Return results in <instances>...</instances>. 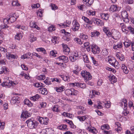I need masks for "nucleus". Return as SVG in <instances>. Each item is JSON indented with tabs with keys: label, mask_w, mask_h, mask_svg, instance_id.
<instances>
[{
	"label": "nucleus",
	"mask_w": 134,
	"mask_h": 134,
	"mask_svg": "<svg viewBox=\"0 0 134 134\" xmlns=\"http://www.w3.org/2000/svg\"><path fill=\"white\" fill-rule=\"evenodd\" d=\"M40 89V91H41V93L42 94L46 95L47 94V92L46 88H41Z\"/></svg>",
	"instance_id": "nucleus-29"
},
{
	"label": "nucleus",
	"mask_w": 134,
	"mask_h": 134,
	"mask_svg": "<svg viewBox=\"0 0 134 134\" xmlns=\"http://www.w3.org/2000/svg\"><path fill=\"white\" fill-rule=\"evenodd\" d=\"M54 130L51 128H46L43 130L41 132V134H53Z\"/></svg>",
	"instance_id": "nucleus-5"
},
{
	"label": "nucleus",
	"mask_w": 134,
	"mask_h": 134,
	"mask_svg": "<svg viewBox=\"0 0 134 134\" xmlns=\"http://www.w3.org/2000/svg\"><path fill=\"white\" fill-rule=\"evenodd\" d=\"M21 67L23 70H28V68L25 65L23 64L21 65Z\"/></svg>",
	"instance_id": "nucleus-60"
},
{
	"label": "nucleus",
	"mask_w": 134,
	"mask_h": 134,
	"mask_svg": "<svg viewBox=\"0 0 134 134\" xmlns=\"http://www.w3.org/2000/svg\"><path fill=\"white\" fill-rule=\"evenodd\" d=\"M64 88V87L63 86H62L59 87V88L56 87V91L58 92H62L63 91V90Z\"/></svg>",
	"instance_id": "nucleus-39"
},
{
	"label": "nucleus",
	"mask_w": 134,
	"mask_h": 134,
	"mask_svg": "<svg viewBox=\"0 0 134 134\" xmlns=\"http://www.w3.org/2000/svg\"><path fill=\"white\" fill-rule=\"evenodd\" d=\"M102 54L103 55L105 56L108 54V52L106 49H104L102 51Z\"/></svg>",
	"instance_id": "nucleus-53"
},
{
	"label": "nucleus",
	"mask_w": 134,
	"mask_h": 134,
	"mask_svg": "<svg viewBox=\"0 0 134 134\" xmlns=\"http://www.w3.org/2000/svg\"><path fill=\"white\" fill-rule=\"evenodd\" d=\"M20 98L18 96L13 97H12L11 102L13 104H17L19 103Z\"/></svg>",
	"instance_id": "nucleus-11"
},
{
	"label": "nucleus",
	"mask_w": 134,
	"mask_h": 134,
	"mask_svg": "<svg viewBox=\"0 0 134 134\" xmlns=\"http://www.w3.org/2000/svg\"><path fill=\"white\" fill-rule=\"evenodd\" d=\"M92 93L93 94L92 97H91V98H93L95 96V95H99V93L98 92L94 90L92 91Z\"/></svg>",
	"instance_id": "nucleus-48"
},
{
	"label": "nucleus",
	"mask_w": 134,
	"mask_h": 134,
	"mask_svg": "<svg viewBox=\"0 0 134 134\" xmlns=\"http://www.w3.org/2000/svg\"><path fill=\"white\" fill-rule=\"evenodd\" d=\"M57 53L56 51H52L50 52L51 55L55 57L56 56V54Z\"/></svg>",
	"instance_id": "nucleus-58"
},
{
	"label": "nucleus",
	"mask_w": 134,
	"mask_h": 134,
	"mask_svg": "<svg viewBox=\"0 0 134 134\" xmlns=\"http://www.w3.org/2000/svg\"><path fill=\"white\" fill-rule=\"evenodd\" d=\"M73 26L72 27V30L74 31H77L79 28L80 25L75 20H74L72 23Z\"/></svg>",
	"instance_id": "nucleus-4"
},
{
	"label": "nucleus",
	"mask_w": 134,
	"mask_h": 134,
	"mask_svg": "<svg viewBox=\"0 0 134 134\" xmlns=\"http://www.w3.org/2000/svg\"><path fill=\"white\" fill-rule=\"evenodd\" d=\"M67 126L66 125L63 124L59 126L58 127V128L60 130L66 131L68 130V129L67 128Z\"/></svg>",
	"instance_id": "nucleus-21"
},
{
	"label": "nucleus",
	"mask_w": 134,
	"mask_h": 134,
	"mask_svg": "<svg viewBox=\"0 0 134 134\" xmlns=\"http://www.w3.org/2000/svg\"><path fill=\"white\" fill-rule=\"evenodd\" d=\"M92 52L94 54L99 53L100 52V48L96 45L93 44L91 46Z\"/></svg>",
	"instance_id": "nucleus-3"
},
{
	"label": "nucleus",
	"mask_w": 134,
	"mask_h": 134,
	"mask_svg": "<svg viewBox=\"0 0 134 134\" xmlns=\"http://www.w3.org/2000/svg\"><path fill=\"white\" fill-rule=\"evenodd\" d=\"M129 113L128 111H126V110H124V111L122 113V114L124 116H126Z\"/></svg>",
	"instance_id": "nucleus-63"
},
{
	"label": "nucleus",
	"mask_w": 134,
	"mask_h": 134,
	"mask_svg": "<svg viewBox=\"0 0 134 134\" xmlns=\"http://www.w3.org/2000/svg\"><path fill=\"white\" fill-rule=\"evenodd\" d=\"M40 5L38 3H37L36 4H34V5H32V8H37L40 7Z\"/></svg>",
	"instance_id": "nucleus-59"
},
{
	"label": "nucleus",
	"mask_w": 134,
	"mask_h": 134,
	"mask_svg": "<svg viewBox=\"0 0 134 134\" xmlns=\"http://www.w3.org/2000/svg\"><path fill=\"white\" fill-rule=\"evenodd\" d=\"M111 79L113 82H115L117 81V79L114 76H112L111 77Z\"/></svg>",
	"instance_id": "nucleus-64"
},
{
	"label": "nucleus",
	"mask_w": 134,
	"mask_h": 134,
	"mask_svg": "<svg viewBox=\"0 0 134 134\" xmlns=\"http://www.w3.org/2000/svg\"><path fill=\"white\" fill-rule=\"evenodd\" d=\"M73 56L75 57V58L79 59V55L77 51L75 52L73 54H72Z\"/></svg>",
	"instance_id": "nucleus-56"
},
{
	"label": "nucleus",
	"mask_w": 134,
	"mask_h": 134,
	"mask_svg": "<svg viewBox=\"0 0 134 134\" xmlns=\"http://www.w3.org/2000/svg\"><path fill=\"white\" fill-rule=\"evenodd\" d=\"M40 97V96L37 94L34 96L31 97L30 99L31 100L35 101L38 100Z\"/></svg>",
	"instance_id": "nucleus-19"
},
{
	"label": "nucleus",
	"mask_w": 134,
	"mask_h": 134,
	"mask_svg": "<svg viewBox=\"0 0 134 134\" xmlns=\"http://www.w3.org/2000/svg\"><path fill=\"white\" fill-rule=\"evenodd\" d=\"M92 37H98L100 35V33L97 31H95L91 33Z\"/></svg>",
	"instance_id": "nucleus-20"
},
{
	"label": "nucleus",
	"mask_w": 134,
	"mask_h": 134,
	"mask_svg": "<svg viewBox=\"0 0 134 134\" xmlns=\"http://www.w3.org/2000/svg\"><path fill=\"white\" fill-rule=\"evenodd\" d=\"M78 86L82 88H84L86 87V85L84 83H78Z\"/></svg>",
	"instance_id": "nucleus-51"
},
{
	"label": "nucleus",
	"mask_w": 134,
	"mask_h": 134,
	"mask_svg": "<svg viewBox=\"0 0 134 134\" xmlns=\"http://www.w3.org/2000/svg\"><path fill=\"white\" fill-rule=\"evenodd\" d=\"M116 60L115 58H110L108 60V62L112 66L114 65L115 62H116Z\"/></svg>",
	"instance_id": "nucleus-30"
},
{
	"label": "nucleus",
	"mask_w": 134,
	"mask_h": 134,
	"mask_svg": "<svg viewBox=\"0 0 134 134\" xmlns=\"http://www.w3.org/2000/svg\"><path fill=\"white\" fill-rule=\"evenodd\" d=\"M58 108V106L57 105H55L53 107L52 109L53 111L56 112L60 111V110Z\"/></svg>",
	"instance_id": "nucleus-37"
},
{
	"label": "nucleus",
	"mask_w": 134,
	"mask_h": 134,
	"mask_svg": "<svg viewBox=\"0 0 134 134\" xmlns=\"http://www.w3.org/2000/svg\"><path fill=\"white\" fill-rule=\"evenodd\" d=\"M37 51L38 52H42L43 53H46V51L45 49L43 48H40L37 49Z\"/></svg>",
	"instance_id": "nucleus-45"
},
{
	"label": "nucleus",
	"mask_w": 134,
	"mask_h": 134,
	"mask_svg": "<svg viewBox=\"0 0 134 134\" xmlns=\"http://www.w3.org/2000/svg\"><path fill=\"white\" fill-rule=\"evenodd\" d=\"M80 38L83 40L87 41L88 39V37L87 35H84L83 34H81L80 36Z\"/></svg>",
	"instance_id": "nucleus-35"
},
{
	"label": "nucleus",
	"mask_w": 134,
	"mask_h": 134,
	"mask_svg": "<svg viewBox=\"0 0 134 134\" xmlns=\"http://www.w3.org/2000/svg\"><path fill=\"white\" fill-rule=\"evenodd\" d=\"M1 70L0 71V74H1L3 73L4 74H6L9 71V70L5 66L2 67L1 68Z\"/></svg>",
	"instance_id": "nucleus-17"
},
{
	"label": "nucleus",
	"mask_w": 134,
	"mask_h": 134,
	"mask_svg": "<svg viewBox=\"0 0 134 134\" xmlns=\"http://www.w3.org/2000/svg\"><path fill=\"white\" fill-rule=\"evenodd\" d=\"M40 103V105L41 108H44L46 105V102H41Z\"/></svg>",
	"instance_id": "nucleus-57"
},
{
	"label": "nucleus",
	"mask_w": 134,
	"mask_h": 134,
	"mask_svg": "<svg viewBox=\"0 0 134 134\" xmlns=\"http://www.w3.org/2000/svg\"><path fill=\"white\" fill-rule=\"evenodd\" d=\"M45 78V76L43 75H41L40 76H37V79L40 80H44Z\"/></svg>",
	"instance_id": "nucleus-38"
},
{
	"label": "nucleus",
	"mask_w": 134,
	"mask_h": 134,
	"mask_svg": "<svg viewBox=\"0 0 134 134\" xmlns=\"http://www.w3.org/2000/svg\"><path fill=\"white\" fill-rule=\"evenodd\" d=\"M132 43L130 42L125 41L124 43V44L125 47L126 48H127L131 45Z\"/></svg>",
	"instance_id": "nucleus-47"
},
{
	"label": "nucleus",
	"mask_w": 134,
	"mask_h": 134,
	"mask_svg": "<svg viewBox=\"0 0 134 134\" xmlns=\"http://www.w3.org/2000/svg\"><path fill=\"white\" fill-rule=\"evenodd\" d=\"M20 75L24 77L25 79H29L30 77L29 75L26 74L24 73L23 72H22L20 74Z\"/></svg>",
	"instance_id": "nucleus-41"
},
{
	"label": "nucleus",
	"mask_w": 134,
	"mask_h": 134,
	"mask_svg": "<svg viewBox=\"0 0 134 134\" xmlns=\"http://www.w3.org/2000/svg\"><path fill=\"white\" fill-rule=\"evenodd\" d=\"M50 6H51L52 9L54 10H55L58 8L56 5L52 3H51Z\"/></svg>",
	"instance_id": "nucleus-44"
},
{
	"label": "nucleus",
	"mask_w": 134,
	"mask_h": 134,
	"mask_svg": "<svg viewBox=\"0 0 134 134\" xmlns=\"http://www.w3.org/2000/svg\"><path fill=\"white\" fill-rule=\"evenodd\" d=\"M78 91L74 88H71L69 90V93L70 95H76L78 93Z\"/></svg>",
	"instance_id": "nucleus-16"
},
{
	"label": "nucleus",
	"mask_w": 134,
	"mask_h": 134,
	"mask_svg": "<svg viewBox=\"0 0 134 134\" xmlns=\"http://www.w3.org/2000/svg\"><path fill=\"white\" fill-rule=\"evenodd\" d=\"M77 118L80 121H83L88 118V116L85 115L82 116H78Z\"/></svg>",
	"instance_id": "nucleus-32"
},
{
	"label": "nucleus",
	"mask_w": 134,
	"mask_h": 134,
	"mask_svg": "<svg viewBox=\"0 0 134 134\" xmlns=\"http://www.w3.org/2000/svg\"><path fill=\"white\" fill-rule=\"evenodd\" d=\"M102 82V79H99L97 82V85L99 86H101Z\"/></svg>",
	"instance_id": "nucleus-62"
},
{
	"label": "nucleus",
	"mask_w": 134,
	"mask_h": 134,
	"mask_svg": "<svg viewBox=\"0 0 134 134\" xmlns=\"http://www.w3.org/2000/svg\"><path fill=\"white\" fill-rule=\"evenodd\" d=\"M28 127L30 129L35 128L37 125V122L35 121H32L31 119H29L26 122Z\"/></svg>",
	"instance_id": "nucleus-1"
},
{
	"label": "nucleus",
	"mask_w": 134,
	"mask_h": 134,
	"mask_svg": "<svg viewBox=\"0 0 134 134\" xmlns=\"http://www.w3.org/2000/svg\"><path fill=\"white\" fill-rule=\"evenodd\" d=\"M87 74L84 78L85 81L90 80L91 79V76L90 75V74L88 72H87Z\"/></svg>",
	"instance_id": "nucleus-26"
},
{
	"label": "nucleus",
	"mask_w": 134,
	"mask_h": 134,
	"mask_svg": "<svg viewBox=\"0 0 134 134\" xmlns=\"http://www.w3.org/2000/svg\"><path fill=\"white\" fill-rule=\"evenodd\" d=\"M120 9V7H118L116 5H111L110 8V11L112 12H116L119 11Z\"/></svg>",
	"instance_id": "nucleus-8"
},
{
	"label": "nucleus",
	"mask_w": 134,
	"mask_h": 134,
	"mask_svg": "<svg viewBox=\"0 0 134 134\" xmlns=\"http://www.w3.org/2000/svg\"><path fill=\"white\" fill-rule=\"evenodd\" d=\"M84 4L88 7L90 6L93 3L94 0H83Z\"/></svg>",
	"instance_id": "nucleus-15"
},
{
	"label": "nucleus",
	"mask_w": 134,
	"mask_h": 134,
	"mask_svg": "<svg viewBox=\"0 0 134 134\" xmlns=\"http://www.w3.org/2000/svg\"><path fill=\"white\" fill-rule=\"evenodd\" d=\"M34 86L36 87H45V86L42 83H40V82H37L36 83H35L34 84Z\"/></svg>",
	"instance_id": "nucleus-28"
},
{
	"label": "nucleus",
	"mask_w": 134,
	"mask_h": 134,
	"mask_svg": "<svg viewBox=\"0 0 134 134\" xmlns=\"http://www.w3.org/2000/svg\"><path fill=\"white\" fill-rule=\"evenodd\" d=\"M62 45L63 48V52L66 54L70 52V49L67 45L64 44H62Z\"/></svg>",
	"instance_id": "nucleus-9"
},
{
	"label": "nucleus",
	"mask_w": 134,
	"mask_h": 134,
	"mask_svg": "<svg viewBox=\"0 0 134 134\" xmlns=\"http://www.w3.org/2000/svg\"><path fill=\"white\" fill-rule=\"evenodd\" d=\"M121 15L123 19H127L128 20V15L127 12L126 11H123L121 13Z\"/></svg>",
	"instance_id": "nucleus-23"
},
{
	"label": "nucleus",
	"mask_w": 134,
	"mask_h": 134,
	"mask_svg": "<svg viewBox=\"0 0 134 134\" xmlns=\"http://www.w3.org/2000/svg\"><path fill=\"white\" fill-rule=\"evenodd\" d=\"M29 39L31 42H33L36 40L37 38L34 37V33H31L30 35Z\"/></svg>",
	"instance_id": "nucleus-25"
},
{
	"label": "nucleus",
	"mask_w": 134,
	"mask_h": 134,
	"mask_svg": "<svg viewBox=\"0 0 134 134\" xmlns=\"http://www.w3.org/2000/svg\"><path fill=\"white\" fill-rule=\"evenodd\" d=\"M63 79L65 81H69L70 77L69 76H64L62 77Z\"/></svg>",
	"instance_id": "nucleus-43"
},
{
	"label": "nucleus",
	"mask_w": 134,
	"mask_h": 134,
	"mask_svg": "<svg viewBox=\"0 0 134 134\" xmlns=\"http://www.w3.org/2000/svg\"><path fill=\"white\" fill-rule=\"evenodd\" d=\"M104 105V104L101 102H100L98 103L97 106V108L98 109H102L103 108V105Z\"/></svg>",
	"instance_id": "nucleus-52"
},
{
	"label": "nucleus",
	"mask_w": 134,
	"mask_h": 134,
	"mask_svg": "<svg viewBox=\"0 0 134 134\" xmlns=\"http://www.w3.org/2000/svg\"><path fill=\"white\" fill-rule=\"evenodd\" d=\"M12 5L14 6L20 5V4L18 3L17 0H14L13 1L12 3Z\"/></svg>",
	"instance_id": "nucleus-46"
},
{
	"label": "nucleus",
	"mask_w": 134,
	"mask_h": 134,
	"mask_svg": "<svg viewBox=\"0 0 134 134\" xmlns=\"http://www.w3.org/2000/svg\"><path fill=\"white\" fill-rule=\"evenodd\" d=\"M9 21V19H4L3 20V22L4 24L6 25H7Z\"/></svg>",
	"instance_id": "nucleus-61"
},
{
	"label": "nucleus",
	"mask_w": 134,
	"mask_h": 134,
	"mask_svg": "<svg viewBox=\"0 0 134 134\" xmlns=\"http://www.w3.org/2000/svg\"><path fill=\"white\" fill-rule=\"evenodd\" d=\"M87 72L86 70L82 71L81 73L82 77L84 78L86 74H87Z\"/></svg>",
	"instance_id": "nucleus-55"
},
{
	"label": "nucleus",
	"mask_w": 134,
	"mask_h": 134,
	"mask_svg": "<svg viewBox=\"0 0 134 134\" xmlns=\"http://www.w3.org/2000/svg\"><path fill=\"white\" fill-rule=\"evenodd\" d=\"M23 37L22 34L21 33L17 34L15 36V38L18 40H19L21 39Z\"/></svg>",
	"instance_id": "nucleus-34"
},
{
	"label": "nucleus",
	"mask_w": 134,
	"mask_h": 134,
	"mask_svg": "<svg viewBox=\"0 0 134 134\" xmlns=\"http://www.w3.org/2000/svg\"><path fill=\"white\" fill-rule=\"evenodd\" d=\"M127 29L128 30L129 32H130V33L132 34H134V28L131 26H129L127 27Z\"/></svg>",
	"instance_id": "nucleus-27"
},
{
	"label": "nucleus",
	"mask_w": 134,
	"mask_h": 134,
	"mask_svg": "<svg viewBox=\"0 0 134 134\" xmlns=\"http://www.w3.org/2000/svg\"><path fill=\"white\" fill-rule=\"evenodd\" d=\"M69 59L70 61L72 62H74L76 61V60L79 59L78 58H75V57L73 56L72 55L69 57Z\"/></svg>",
	"instance_id": "nucleus-40"
},
{
	"label": "nucleus",
	"mask_w": 134,
	"mask_h": 134,
	"mask_svg": "<svg viewBox=\"0 0 134 134\" xmlns=\"http://www.w3.org/2000/svg\"><path fill=\"white\" fill-rule=\"evenodd\" d=\"M74 41L76 42L77 43L79 44H82V42L81 41L80 39L77 37L74 38Z\"/></svg>",
	"instance_id": "nucleus-42"
},
{
	"label": "nucleus",
	"mask_w": 134,
	"mask_h": 134,
	"mask_svg": "<svg viewBox=\"0 0 134 134\" xmlns=\"http://www.w3.org/2000/svg\"><path fill=\"white\" fill-rule=\"evenodd\" d=\"M59 60L62 62H65L67 63L69 61L68 58L64 55L60 56L58 58Z\"/></svg>",
	"instance_id": "nucleus-10"
},
{
	"label": "nucleus",
	"mask_w": 134,
	"mask_h": 134,
	"mask_svg": "<svg viewBox=\"0 0 134 134\" xmlns=\"http://www.w3.org/2000/svg\"><path fill=\"white\" fill-rule=\"evenodd\" d=\"M2 85L3 87L4 86H7L8 87H9L11 86V85L9 83V82H8V81L5 82H3L2 84L1 85Z\"/></svg>",
	"instance_id": "nucleus-31"
},
{
	"label": "nucleus",
	"mask_w": 134,
	"mask_h": 134,
	"mask_svg": "<svg viewBox=\"0 0 134 134\" xmlns=\"http://www.w3.org/2000/svg\"><path fill=\"white\" fill-rule=\"evenodd\" d=\"M30 26L31 27L33 28H36L37 26L35 24V23L31 22L30 23Z\"/></svg>",
	"instance_id": "nucleus-50"
},
{
	"label": "nucleus",
	"mask_w": 134,
	"mask_h": 134,
	"mask_svg": "<svg viewBox=\"0 0 134 134\" xmlns=\"http://www.w3.org/2000/svg\"><path fill=\"white\" fill-rule=\"evenodd\" d=\"M103 30L107 36L108 37H110L111 36V32H110V31L108 29L107 27H104Z\"/></svg>",
	"instance_id": "nucleus-18"
},
{
	"label": "nucleus",
	"mask_w": 134,
	"mask_h": 134,
	"mask_svg": "<svg viewBox=\"0 0 134 134\" xmlns=\"http://www.w3.org/2000/svg\"><path fill=\"white\" fill-rule=\"evenodd\" d=\"M14 15H13L12 16L10 17L9 18V21H10L11 23H13L15 22L16 20V19L18 17V15H17L16 16V17H15L14 16Z\"/></svg>",
	"instance_id": "nucleus-24"
},
{
	"label": "nucleus",
	"mask_w": 134,
	"mask_h": 134,
	"mask_svg": "<svg viewBox=\"0 0 134 134\" xmlns=\"http://www.w3.org/2000/svg\"><path fill=\"white\" fill-rule=\"evenodd\" d=\"M102 18H103V19L105 20H107L108 19L109 17V15L107 13L102 14Z\"/></svg>",
	"instance_id": "nucleus-33"
},
{
	"label": "nucleus",
	"mask_w": 134,
	"mask_h": 134,
	"mask_svg": "<svg viewBox=\"0 0 134 134\" xmlns=\"http://www.w3.org/2000/svg\"><path fill=\"white\" fill-rule=\"evenodd\" d=\"M93 21L94 24H95L100 26H103L104 25L103 21L98 19L93 18Z\"/></svg>",
	"instance_id": "nucleus-7"
},
{
	"label": "nucleus",
	"mask_w": 134,
	"mask_h": 134,
	"mask_svg": "<svg viewBox=\"0 0 134 134\" xmlns=\"http://www.w3.org/2000/svg\"><path fill=\"white\" fill-rule=\"evenodd\" d=\"M122 47V44L121 42H120L116 45L114 44L113 47V48L114 49L117 50L118 49L121 48Z\"/></svg>",
	"instance_id": "nucleus-22"
},
{
	"label": "nucleus",
	"mask_w": 134,
	"mask_h": 134,
	"mask_svg": "<svg viewBox=\"0 0 134 134\" xmlns=\"http://www.w3.org/2000/svg\"><path fill=\"white\" fill-rule=\"evenodd\" d=\"M57 37H52V39H51V41L54 44H55L58 43V41L57 40Z\"/></svg>",
	"instance_id": "nucleus-36"
},
{
	"label": "nucleus",
	"mask_w": 134,
	"mask_h": 134,
	"mask_svg": "<svg viewBox=\"0 0 134 134\" xmlns=\"http://www.w3.org/2000/svg\"><path fill=\"white\" fill-rule=\"evenodd\" d=\"M38 120L41 124H44L45 125H47L49 122V119L47 118H43L41 117L39 118Z\"/></svg>",
	"instance_id": "nucleus-6"
},
{
	"label": "nucleus",
	"mask_w": 134,
	"mask_h": 134,
	"mask_svg": "<svg viewBox=\"0 0 134 134\" xmlns=\"http://www.w3.org/2000/svg\"><path fill=\"white\" fill-rule=\"evenodd\" d=\"M87 129L90 132L94 134H96L97 132V131L96 129L94 127H92L90 126L87 128Z\"/></svg>",
	"instance_id": "nucleus-14"
},
{
	"label": "nucleus",
	"mask_w": 134,
	"mask_h": 134,
	"mask_svg": "<svg viewBox=\"0 0 134 134\" xmlns=\"http://www.w3.org/2000/svg\"><path fill=\"white\" fill-rule=\"evenodd\" d=\"M83 58L84 62L85 63H88L89 62L88 58L87 55H85L83 56Z\"/></svg>",
	"instance_id": "nucleus-49"
},
{
	"label": "nucleus",
	"mask_w": 134,
	"mask_h": 134,
	"mask_svg": "<svg viewBox=\"0 0 134 134\" xmlns=\"http://www.w3.org/2000/svg\"><path fill=\"white\" fill-rule=\"evenodd\" d=\"M31 116V114L30 113L26 111H24L21 115V117L24 118H28Z\"/></svg>",
	"instance_id": "nucleus-13"
},
{
	"label": "nucleus",
	"mask_w": 134,
	"mask_h": 134,
	"mask_svg": "<svg viewBox=\"0 0 134 134\" xmlns=\"http://www.w3.org/2000/svg\"><path fill=\"white\" fill-rule=\"evenodd\" d=\"M111 36L113 39L117 40L120 37V34L118 31L114 30L111 33Z\"/></svg>",
	"instance_id": "nucleus-2"
},
{
	"label": "nucleus",
	"mask_w": 134,
	"mask_h": 134,
	"mask_svg": "<svg viewBox=\"0 0 134 134\" xmlns=\"http://www.w3.org/2000/svg\"><path fill=\"white\" fill-rule=\"evenodd\" d=\"M32 55H34L40 58H42V56L39 55L37 53H36L35 52H34L32 53Z\"/></svg>",
	"instance_id": "nucleus-54"
},
{
	"label": "nucleus",
	"mask_w": 134,
	"mask_h": 134,
	"mask_svg": "<svg viewBox=\"0 0 134 134\" xmlns=\"http://www.w3.org/2000/svg\"><path fill=\"white\" fill-rule=\"evenodd\" d=\"M127 100L125 99H123V100L121 102V103H120V105L122 107L124 106V107L123 109L124 110H126L127 108V104L126 103Z\"/></svg>",
	"instance_id": "nucleus-12"
}]
</instances>
